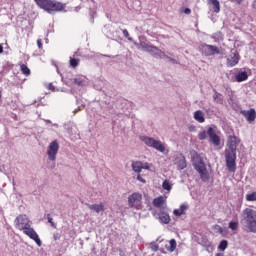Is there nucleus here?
<instances>
[{"mask_svg": "<svg viewBox=\"0 0 256 256\" xmlns=\"http://www.w3.org/2000/svg\"><path fill=\"white\" fill-rule=\"evenodd\" d=\"M237 83H243V81H247L249 79V74L246 71L238 72L235 76Z\"/></svg>", "mask_w": 256, "mask_h": 256, "instance_id": "412c9836", "label": "nucleus"}, {"mask_svg": "<svg viewBox=\"0 0 256 256\" xmlns=\"http://www.w3.org/2000/svg\"><path fill=\"white\" fill-rule=\"evenodd\" d=\"M53 126H54V127H59V125H58V124H53Z\"/></svg>", "mask_w": 256, "mask_h": 256, "instance_id": "864d4df0", "label": "nucleus"}, {"mask_svg": "<svg viewBox=\"0 0 256 256\" xmlns=\"http://www.w3.org/2000/svg\"><path fill=\"white\" fill-rule=\"evenodd\" d=\"M35 3L40 7V9H44L47 13H57L59 11H63L65 9V5L61 2H53L51 0H34Z\"/></svg>", "mask_w": 256, "mask_h": 256, "instance_id": "f03ea898", "label": "nucleus"}, {"mask_svg": "<svg viewBox=\"0 0 256 256\" xmlns=\"http://www.w3.org/2000/svg\"><path fill=\"white\" fill-rule=\"evenodd\" d=\"M152 164H149L147 162H142V169H145L146 171H151Z\"/></svg>", "mask_w": 256, "mask_h": 256, "instance_id": "58836bf2", "label": "nucleus"}, {"mask_svg": "<svg viewBox=\"0 0 256 256\" xmlns=\"http://www.w3.org/2000/svg\"><path fill=\"white\" fill-rule=\"evenodd\" d=\"M23 233H24V235H27V237H29L30 239L35 241V243L38 245V247H41V245H42L41 239L39 238V235L37 234L35 229H33L31 226H28L27 229L23 230Z\"/></svg>", "mask_w": 256, "mask_h": 256, "instance_id": "9b49d317", "label": "nucleus"}, {"mask_svg": "<svg viewBox=\"0 0 256 256\" xmlns=\"http://www.w3.org/2000/svg\"><path fill=\"white\" fill-rule=\"evenodd\" d=\"M174 165L178 171H183L187 168V160L183 154H177L173 160Z\"/></svg>", "mask_w": 256, "mask_h": 256, "instance_id": "9d476101", "label": "nucleus"}, {"mask_svg": "<svg viewBox=\"0 0 256 256\" xmlns=\"http://www.w3.org/2000/svg\"><path fill=\"white\" fill-rule=\"evenodd\" d=\"M207 133H208V137L210 139V143H213V145H215V147H219L221 145V138H219V136L215 132V129L209 127L207 130Z\"/></svg>", "mask_w": 256, "mask_h": 256, "instance_id": "4468645a", "label": "nucleus"}, {"mask_svg": "<svg viewBox=\"0 0 256 256\" xmlns=\"http://www.w3.org/2000/svg\"><path fill=\"white\" fill-rule=\"evenodd\" d=\"M237 63H239V52H237L235 49H232L229 56L227 57V65L228 67H235Z\"/></svg>", "mask_w": 256, "mask_h": 256, "instance_id": "f8f14e48", "label": "nucleus"}, {"mask_svg": "<svg viewBox=\"0 0 256 256\" xmlns=\"http://www.w3.org/2000/svg\"><path fill=\"white\" fill-rule=\"evenodd\" d=\"M14 223L16 229H19V231H24L31 226V221L26 215L17 216Z\"/></svg>", "mask_w": 256, "mask_h": 256, "instance_id": "6e6552de", "label": "nucleus"}, {"mask_svg": "<svg viewBox=\"0 0 256 256\" xmlns=\"http://www.w3.org/2000/svg\"><path fill=\"white\" fill-rule=\"evenodd\" d=\"M228 245H229V242H227V240H222L218 246V249H220V251H225Z\"/></svg>", "mask_w": 256, "mask_h": 256, "instance_id": "2f4dec72", "label": "nucleus"}, {"mask_svg": "<svg viewBox=\"0 0 256 256\" xmlns=\"http://www.w3.org/2000/svg\"><path fill=\"white\" fill-rule=\"evenodd\" d=\"M187 209H189V205H187V204H181L179 209H175V210L173 211V214H174L176 217H181V215H185V211H186Z\"/></svg>", "mask_w": 256, "mask_h": 256, "instance_id": "aec40b11", "label": "nucleus"}, {"mask_svg": "<svg viewBox=\"0 0 256 256\" xmlns=\"http://www.w3.org/2000/svg\"><path fill=\"white\" fill-rule=\"evenodd\" d=\"M58 153H59V141L54 140L49 143L47 148V155H48L49 161H56Z\"/></svg>", "mask_w": 256, "mask_h": 256, "instance_id": "0eeeda50", "label": "nucleus"}, {"mask_svg": "<svg viewBox=\"0 0 256 256\" xmlns=\"http://www.w3.org/2000/svg\"><path fill=\"white\" fill-rule=\"evenodd\" d=\"M241 115H243V117H245V119L248 123H253V121H255V119H256V111L253 108H251L249 110H242Z\"/></svg>", "mask_w": 256, "mask_h": 256, "instance_id": "f3484780", "label": "nucleus"}, {"mask_svg": "<svg viewBox=\"0 0 256 256\" xmlns=\"http://www.w3.org/2000/svg\"><path fill=\"white\" fill-rule=\"evenodd\" d=\"M242 217L246 223L249 233H256V210L245 208L242 211Z\"/></svg>", "mask_w": 256, "mask_h": 256, "instance_id": "7ed1b4c3", "label": "nucleus"}, {"mask_svg": "<svg viewBox=\"0 0 256 256\" xmlns=\"http://www.w3.org/2000/svg\"><path fill=\"white\" fill-rule=\"evenodd\" d=\"M162 189H164L165 191H171V189H173V185H171L169 180H164L162 183Z\"/></svg>", "mask_w": 256, "mask_h": 256, "instance_id": "c85d7f7f", "label": "nucleus"}, {"mask_svg": "<svg viewBox=\"0 0 256 256\" xmlns=\"http://www.w3.org/2000/svg\"><path fill=\"white\" fill-rule=\"evenodd\" d=\"M73 83L74 85H77L78 87H85L87 85V77L85 76H77L74 79H70V81L66 82V85H71Z\"/></svg>", "mask_w": 256, "mask_h": 256, "instance_id": "dca6fc26", "label": "nucleus"}, {"mask_svg": "<svg viewBox=\"0 0 256 256\" xmlns=\"http://www.w3.org/2000/svg\"><path fill=\"white\" fill-rule=\"evenodd\" d=\"M213 99L215 103H218L219 105H223V94L215 92L213 95Z\"/></svg>", "mask_w": 256, "mask_h": 256, "instance_id": "a878e982", "label": "nucleus"}, {"mask_svg": "<svg viewBox=\"0 0 256 256\" xmlns=\"http://www.w3.org/2000/svg\"><path fill=\"white\" fill-rule=\"evenodd\" d=\"M246 201H256V192L246 194Z\"/></svg>", "mask_w": 256, "mask_h": 256, "instance_id": "473e14b6", "label": "nucleus"}, {"mask_svg": "<svg viewBox=\"0 0 256 256\" xmlns=\"http://www.w3.org/2000/svg\"><path fill=\"white\" fill-rule=\"evenodd\" d=\"M20 69H21L23 75H27V76L31 75V70L29 69V67H27V65L21 64Z\"/></svg>", "mask_w": 256, "mask_h": 256, "instance_id": "c756f323", "label": "nucleus"}, {"mask_svg": "<svg viewBox=\"0 0 256 256\" xmlns=\"http://www.w3.org/2000/svg\"><path fill=\"white\" fill-rule=\"evenodd\" d=\"M46 123H51V120H45Z\"/></svg>", "mask_w": 256, "mask_h": 256, "instance_id": "603ef678", "label": "nucleus"}, {"mask_svg": "<svg viewBox=\"0 0 256 256\" xmlns=\"http://www.w3.org/2000/svg\"><path fill=\"white\" fill-rule=\"evenodd\" d=\"M194 169L199 173L200 178L203 181H209V171H207V165L203 161L202 157L196 156L193 159Z\"/></svg>", "mask_w": 256, "mask_h": 256, "instance_id": "20e7f679", "label": "nucleus"}, {"mask_svg": "<svg viewBox=\"0 0 256 256\" xmlns=\"http://www.w3.org/2000/svg\"><path fill=\"white\" fill-rule=\"evenodd\" d=\"M3 53V46L0 45V54Z\"/></svg>", "mask_w": 256, "mask_h": 256, "instance_id": "8fccbe9b", "label": "nucleus"}, {"mask_svg": "<svg viewBox=\"0 0 256 256\" xmlns=\"http://www.w3.org/2000/svg\"><path fill=\"white\" fill-rule=\"evenodd\" d=\"M132 170L135 173H141V171H143V162L141 161L132 162Z\"/></svg>", "mask_w": 256, "mask_h": 256, "instance_id": "b1692460", "label": "nucleus"}, {"mask_svg": "<svg viewBox=\"0 0 256 256\" xmlns=\"http://www.w3.org/2000/svg\"><path fill=\"white\" fill-rule=\"evenodd\" d=\"M88 209L91 211H95V213H101L102 211H105V204L100 203V204H88L86 203Z\"/></svg>", "mask_w": 256, "mask_h": 256, "instance_id": "a211bd4d", "label": "nucleus"}, {"mask_svg": "<svg viewBox=\"0 0 256 256\" xmlns=\"http://www.w3.org/2000/svg\"><path fill=\"white\" fill-rule=\"evenodd\" d=\"M240 140L236 136L230 135L227 141L225 150L226 167L230 173L237 171V147H239Z\"/></svg>", "mask_w": 256, "mask_h": 256, "instance_id": "f257e3e1", "label": "nucleus"}, {"mask_svg": "<svg viewBox=\"0 0 256 256\" xmlns=\"http://www.w3.org/2000/svg\"><path fill=\"white\" fill-rule=\"evenodd\" d=\"M184 13H185L186 15H191V9L185 8V9H184Z\"/></svg>", "mask_w": 256, "mask_h": 256, "instance_id": "c03bdc74", "label": "nucleus"}, {"mask_svg": "<svg viewBox=\"0 0 256 256\" xmlns=\"http://www.w3.org/2000/svg\"><path fill=\"white\" fill-rule=\"evenodd\" d=\"M229 228H230L232 231H237V229H239V223L231 221V222L229 223Z\"/></svg>", "mask_w": 256, "mask_h": 256, "instance_id": "72a5a7b5", "label": "nucleus"}, {"mask_svg": "<svg viewBox=\"0 0 256 256\" xmlns=\"http://www.w3.org/2000/svg\"><path fill=\"white\" fill-rule=\"evenodd\" d=\"M122 33H123L124 37L126 39H128V41H132V43H133V38L129 37V31H127V29H123Z\"/></svg>", "mask_w": 256, "mask_h": 256, "instance_id": "4c0bfd02", "label": "nucleus"}, {"mask_svg": "<svg viewBox=\"0 0 256 256\" xmlns=\"http://www.w3.org/2000/svg\"><path fill=\"white\" fill-rule=\"evenodd\" d=\"M212 39H214L215 41H223V33L216 32L212 34Z\"/></svg>", "mask_w": 256, "mask_h": 256, "instance_id": "7c9ffc66", "label": "nucleus"}, {"mask_svg": "<svg viewBox=\"0 0 256 256\" xmlns=\"http://www.w3.org/2000/svg\"><path fill=\"white\" fill-rule=\"evenodd\" d=\"M207 135H209L207 133V131H201L199 134H198V139L200 141H204V139H207Z\"/></svg>", "mask_w": 256, "mask_h": 256, "instance_id": "f704fd0d", "label": "nucleus"}, {"mask_svg": "<svg viewBox=\"0 0 256 256\" xmlns=\"http://www.w3.org/2000/svg\"><path fill=\"white\" fill-rule=\"evenodd\" d=\"M49 89H50L51 91H55V86H53V84H49Z\"/></svg>", "mask_w": 256, "mask_h": 256, "instance_id": "49530a36", "label": "nucleus"}, {"mask_svg": "<svg viewBox=\"0 0 256 256\" xmlns=\"http://www.w3.org/2000/svg\"><path fill=\"white\" fill-rule=\"evenodd\" d=\"M104 57H112V59H115V56L104 55Z\"/></svg>", "mask_w": 256, "mask_h": 256, "instance_id": "3c124183", "label": "nucleus"}, {"mask_svg": "<svg viewBox=\"0 0 256 256\" xmlns=\"http://www.w3.org/2000/svg\"><path fill=\"white\" fill-rule=\"evenodd\" d=\"M169 245H170V247H166V249L170 253H173V251H175V249H177V241L175 239H171L169 241Z\"/></svg>", "mask_w": 256, "mask_h": 256, "instance_id": "bb28decb", "label": "nucleus"}, {"mask_svg": "<svg viewBox=\"0 0 256 256\" xmlns=\"http://www.w3.org/2000/svg\"><path fill=\"white\" fill-rule=\"evenodd\" d=\"M234 1H236V3H238V4H240V3H242L243 0H234Z\"/></svg>", "mask_w": 256, "mask_h": 256, "instance_id": "09e8293b", "label": "nucleus"}, {"mask_svg": "<svg viewBox=\"0 0 256 256\" xmlns=\"http://www.w3.org/2000/svg\"><path fill=\"white\" fill-rule=\"evenodd\" d=\"M200 51L206 57H211L213 55H219L221 52L219 51V47L209 45V44H202L200 46Z\"/></svg>", "mask_w": 256, "mask_h": 256, "instance_id": "1a4fd4ad", "label": "nucleus"}, {"mask_svg": "<svg viewBox=\"0 0 256 256\" xmlns=\"http://www.w3.org/2000/svg\"><path fill=\"white\" fill-rule=\"evenodd\" d=\"M61 238V236L59 235V233L54 234V240L57 241Z\"/></svg>", "mask_w": 256, "mask_h": 256, "instance_id": "a18cd8bd", "label": "nucleus"}, {"mask_svg": "<svg viewBox=\"0 0 256 256\" xmlns=\"http://www.w3.org/2000/svg\"><path fill=\"white\" fill-rule=\"evenodd\" d=\"M163 59H167V61L169 62V63H172L173 65H177L179 62L177 61V59H174L173 58V54H169V55H167L166 53H165V56H163Z\"/></svg>", "mask_w": 256, "mask_h": 256, "instance_id": "cd10ccee", "label": "nucleus"}, {"mask_svg": "<svg viewBox=\"0 0 256 256\" xmlns=\"http://www.w3.org/2000/svg\"><path fill=\"white\" fill-rule=\"evenodd\" d=\"M214 229H216L217 231H219V233H223V228L219 225H215Z\"/></svg>", "mask_w": 256, "mask_h": 256, "instance_id": "a19ab883", "label": "nucleus"}, {"mask_svg": "<svg viewBox=\"0 0 256 256\" xmlns=\"http://www.w3.org/2000/svg\"><path fill=\"white\" fill-rule=\"evenodd\" d=\"M137 180L140 181L141 183H145V179L141 177V174L137 175Z\"/></svg>", "mask_w": 256, "mask_h": 256, "instance_id": "79ce46f5", "label": "nucleus"}, {"mask_svg": "<svg viewBox=\"0 0 256 256\" xmlns=\"http://www.w3.org/2000/svg\"><path fill=\"white\" fill-rule=\"evenodd\" d=\"M150 249H151V251H154V252L159 251V244L156 242H151Z\"/></svg>", "mask_w": 256, "mask_h": 256, "instance_id": "c9c22d12", "label": "nucleus"}, {"mask_svg": "<svg viewBox=\"0 0 256 256\" xmlns=\"http://www.w3.org/2000/svg\"><path fill=\"white\" fill-rule=\"evenodd\" d=\"M140 141H143L147 147L156 149V151H159L160 153H165V144H163L161 140H156L155 138H151L149 136H140Z\"/></svg>", "mask_w": 256, "mask_h": 256, "instance_id": "39448f33", "label": "nucleus"}, {"mask_svg": "<svg viewBox=\"0 0 256 256\" xmlns=\"http://www.w3.org/2000/svg\"><path fill=\"white\" fill-rule=\"evenodd\" d=\"M252 7L256 9V0L253 2Z\"/></svg>", "mask_w": 256, "mask_h": 256, "instance_id": "de8ad7c7", "label": "nucleus"}, {"mask_svg": "<svg viewBox=\"0 0 256 256\" xmlns=\"http://www.w3.org/2000/svg\"><path fill=\"white\" fill-rule=\"evenodd\" d=\"M147 53L154 57V59H163V57H165V52H163L161 49H158L153 44L148 49Z\"/></svg>", "mask_w": 256, "mask_h": 256, "instance_id": "2eb2a0df", "label": "nucleus"}, {"mask_svg": "<svg viewBox=\"0 0 256 256\" xmlns=\"http://www.w3.org/2000/svg\"><path fill=\"white\" fill-rule=\"evenodd\" d=\"M79 65V60L75 58H70V66L75 68Z\"/></svg>", "mask_w": 256, "mask_h": 256, "instance_id": "e433bc0d", "label": "nucleus"}, {"mask_svg": "<svg viewBox=\"0 0 256 256\" xmlns=\"http://www.w3.org/2000/svg\"><path fill=\"white\" fill-rule=\"evenodd\" d=\"M194 119L198 121V123H205V114H203V111L197 110L194 113Z\"/></svg>", "mask_w": 256, "mask_h": 256, "instance_id": "393cba45", "label": "nucleus"}, {"mask_svg": "<svg viewBox=\"0 0 256 256\" xmlns=\"http://www.w3.org/2000/svg\"><path fill=\"white\" fill-rule=\"evenodd\" d=\"M158 219L160 223H164L165 225L171 223V217L167 214V212H160Z\"/></svg>", "mask_w": 256, "mask_h": 256, "instance_id": "6ab92c4d", "label": "nucleus"}, {"mask_svg": "<svg viewBox=\"0 0 256 256\" xmlns=\"http://www.w3.org/2000/svg\"><path fill=\"white\" fill-rule=\"evenodd\" d=\"M143 205V195L139 192H134L128 196V207L130 209H141Z\"/></svg>", "mask_w": 256, "mask_h": 256, "instance_id": "423d86ee", "label": "nucleus"}, {"mask_svg": "<svg viewBox=\"0 0 256 256\" xmlns=\"http://www.w3.org/2000/svg\"><path fill=\"white\" fill-rule=\"evenodd\" d=\"M208 5H212L214 13H219L221 11L219 0H208Z\"/></svg>", "mask_w": 256, "mask_h": 256, "instance_id": "5701e85b", "label": "nucleus"}, {"mask_svg": "<svg viewBox=\"0 0 256 256\" xmlns=\"http://www.w3.org/2000/svg\"><path fill=\"white\" fill-rule=\"evenodd\" d=\"M193 129H195V128H190V131H193Z\"/></svg>", "mask_w": 256, "mask_h": 256, "instance_id": "5fc2aeb1", "label": "nucleus"}, {"mask_svg": "<svg viewBox=\"0 0 256 256\" xmlns=\"http://www.w3.org/2000/svg\"><path fill=\"white\" fill-rule=\"evenodd\" d=\"M165 201H167V199L165 197L159 196L153 200V205H154V207L161 209V207H163V205H165Z\"/></svg>", "mask_w": 256, "mask_h": 256, "instance_id": "4be33fe9", "label": "nucleus"}, {"mask_svg": "<svg viewBox=\"0 0 256 256\" xmlns=\"http://www.w3.org/2000/svg\"><path fill=\"white\" fill-rule=\"evenodd\" d=\"M139 41L140 42L133 41V44L135 47H137V49H139V51H145L147 53L152 44L146 41L143 37H139Z\"/></svg>", "mask_w": 256, "mask_h": 256, "instance_id": "ddd939ff", "label": "nucleus"}, {"mask_svg": "<svg viewBox=\"0 0 256 256\" xmlns=\"http://www.w3.org/2000/svg\"><path fill=\"white\" fill-rule=\"evenodd\" d=\"M47 220H48V223L51 224V227H54V229L57 227V225H55V224L53 223V218H51L50 215L47 216Z\"/></svg>", "mask_w": 256, "mask_h": 256, "instance_id": "ea45409f", "label": "nucleus"}, {"mask_svg": "<svg viewBox=\"0 0 256 256\" xmlns=\"http://www.w3.org/2000/svg\"><path fill=\"white\" fill-rule=\"evenodd\" d=\"M37 45H38V48H39V49H42V48H43V43L41 42V39H38V40H37Z\"/></svg>", "mask_w": 256, "mask_h": 256, "instance_id": "37998d69", "label": "nucleus"}]
</instances>
